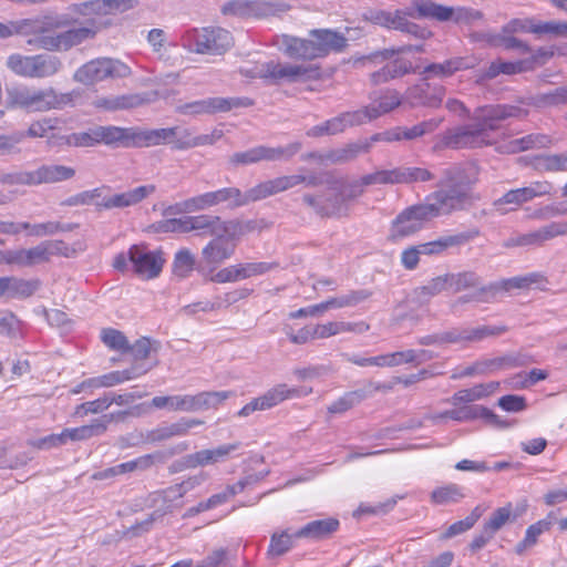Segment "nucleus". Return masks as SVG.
Returning <instances> with one entry per match:
<instances>
[{"label":"nucleus","instance_id":"nucleus-60","mask_svg":"<svg viewBox=\"0 0 567 567\" xmlns=\"http://www.w3.org/2000/svg\"><path fill=\"white\" fill-rule=\"evenodd\" d=\"M278 267L277 262H247L234 265L236 278L238 280L264 275Z\"/></svg>","mask_w":567,"mask_h":567},{"label":"nucleus","instance_id":"nucleus-6","mask_svg":"<svg viewBox=\"0 0 567 567\" xmlns=\"http://www.w3.org/2000/svg\"><path fill=\"white\" fill-rule=\"evenodd\" d=\"M105 186L81 192L78 195L79 205H95L100 209H122L141 203L154 193V185H143L121 194H109Z\"/></svg>","mask_w":567,"mask_h":567},{"label":"nucleus","instance_id":"nucleus-13","mask_svg":"<svg viewBox=\"0 0 567 567\" xmlns=\"http://www.w3.org/2000/svg\"><path fill=\"white\" fill-rule=\"evenodd\" d=\"M266 73L267 82L272 85L281 82H306L320 78V69L316 65L281 63L274 60L266 62Z\"/></svg>","mask_w":567,"mask_h":567},{"label":"nucleus","instance_id":"nucleus-20","mask_svg":"<svg viewBox=\"0 0 567 567\" xmlns=\"http://www.w3.org/2000/svg\"><path fill=\"white\" fill-rule=\"evenodd\" d=\"M60 251L59 243H42L30 249L9 250L3 258L7 264L29 267L48 261Z\"/></svg>","mask_w":567,"mask_h":567},{"label":"nucleus","instance_id":"nucleus-49","mask_svg":"<svg viewBox=\"0 0 567 567\" xmlns=\"http://www.w3.org/2000/svg\"><path fill=\"white\" fill-rule=\"evenodd\" d=\"M372 296L368 289L349 290L347 293L329 298L327 301L328 310L352 308L364 302Z\"/></svg>","mask_w":567,"mask_h":567},{"label":"nucleus","instance_id":"nucleus-44","mask_svg":"<svg viewBox=\"0 0 567 567\" xmlns=\"http://www.w3.org/2000/svg\"><path fill=\"white\" fill-rule=\"evenodd\" d=\"M150 368H145L142 364H134L130 369L122 371H112L106 374L97 377L99 385L101 388H112L121 384L125 381L133 380L140 375L145 374Z\"/></svg>","mask_w":567,"mask_h":567},{"label":"nucleus","instance_id":"nucleus-56","mask_svg":"<svg viewBox=\"0 0 567 567\" xmlns=\"http://www.w3.org/2000/svg\"><path fill=\"white\" fill-rule=\"evenodd\" d=\"M450 289L460 292L467 289H477L482 285L481 277L475 271H462L457 274H447Z\"/></svg>","mask_w":567,"mask_h":567},{"label":"nucleus","instance_id":"nucleus-47","mask_svg":"<svg viewBox=\"0 0 567 567\" xmlns=\"http://www.w3.org/2000/svg\"><path fill=\"white\" fill-rule=\"evenodd\" d=\"M96 32L97 28L93 20H89L87 25L85 27L73 28L65 32H61L60 40L62 43V50H69L87 39H92Z\"/></svg>","mask_w":567,"mask_h":567},{"label":"nucleus","instance_id":"nucleus-45","mask_svg":"<svg viewBox=\"0 0 567 567\" xmlns=\"http://www.w3.org/2000/svg\"><path fill=\"white\" fill-rule=\"evenodd\" d=\"M188 444L186 442H181L176 446L168 449L167 451H156L151 454H146L135 458L136 471H146L151 468L155 464H163L166 462L168 457H172L176 454H181L188 450Z\"/></svg>","mask_w":567,"mask_h":567},{"label":"nucleus","instance_id":"nucleus-53","mask_svg":"<svg viewBox=\"0 0 567 567\" xmlns=\"http://www.w3.org/2000/svg\"><path fill=\"white\" fill-rule=\"evenodd\" d=\"M450 289L447 274L431 279L426 285L414 290L420 302H427L432 297Z\"/></svg>","mask_w":567,"mask_h":567},{"label":"nucleus","instance_id":"nucleus-23","mask_svg":"<svg viewBox=\"0 0 567 567\" xmlns=\"http://www.w3.org/2000/svg\"><path fill=\"white\" fill-rule=\"evenodd\" d=\"M203 423L198 419H181L177 422L171 424L163 423L153 430L141 433V437L146 444H157L175 436H184L192 427Z\"/></svg>","mask_w":567,"mask_h":567},{"label":"nucleus","instance_id":"nucleus-9","mask_svg":"<svg viewBox=\"0 0 567 567\" xmlns=\"http://www.w3.org/2000/svg\"><path fill=\"white\" fill-rule=\"evenodd\" d=\"M185 41L196 53L223 54L231 47L233 37L223 28H203L188 32Z\"/></svg>","mask_w":567,"mask_h":567},{"label":"nucleus","instance_id":"nucleus-31","mask_svg":"<svg viewBox=\"0 0 567 567\" xmlns=\"http://www.w3.org/2000/svg\"><path fill=\"white\" fill-rule=\"evenodd\" d=\"M340 527V522L334 517L316 519L307 523L295 532V537L310 540H323L331 537Z\"/></svg>","mask_w":567,"mask_h":567},{"label":"nucleus","instance_id":"nucleus-61","mask_svg":"<svg viewBox=\"0 0 567 567\" xmlns=\"http://www.w3.org/2000/svg\"><path fill=\"white\" fill-rule=\"evenodd\" d=\"M443 120V117H433L426 121H422L411 127L402 126L403 140L412 141L426 134L433 133L442 124Z\"/></svg>","mask_w":567,"mask_h":567},{"label":"nucleus","instance_id":"nucleus-22","mask_svg":"<svg viewBox=\"0 0 567 567\" xmlns=\"http://www.w3.org/2000/svg\"><path fill=\"white\" fill-rule=\"evenodd\" d=\"M157 94L155 92L152 93H130L123 95H112V96H97L93 100L92 105L99 110L103 111H121V110H131L135 107H140L142 105L148 104L156 100Z\"/></svg>","mask_w":567,"mask_h":567},{"label":"nucleus","instance_id":"nucleus-21","mask_svg":"<svg viewBox=\"0 0 567 567\" xmlns=\"http://www.w3.org/2000/svg\"><path fill=\"white\" fill-rule=\"evenodd\" d=\"M564 235H567V221H554L535 231L508 238L503 246L506 248L542 246L545 241Z\"/></svg>","mask_w":567,"mask_h":567},{"label":"nucleus","instance_id":"nucleus-5","mask_svg":"<svg viewBox=\"0 0 567 567\" xmlns=\"http://www.w3.org/2000/svg\"><path fill=\"white\" fill-rule=\"evenodd\" d=\"M522 110L519 107L512 105L486 107L476 123L458 126L464 148L482 147L489 144L488 132L497 128L496 122L518 116Z\"/></svg>","mask_w":567,"mask_h":567},{"label":"nucleus","instance_id":"nucleus-7","mask_svg":"<svg viewBox=\"0 0 567 567\" xmlns=\"http://www.w3.org/2000/svg\"><path fill=\"white\" fill-rule=\"evenodd\" d=\"M6 65L20 78L47 79L60 72L62 61L59 56L47 53L35 55L13 53L7 58Z\"/></svg>","mask_w":567,"mask_h":567},{"label":"nucleus","instance_id":"nucleus-25","mask_svg":"<svg viewBox=\"0 0 567 567\" xmlns=\"http://www.w3.org/2000/svg\"><path fill=\"white\" fill-rule=\"evenodd\" d=\"M240 445L239 442H235L188 454L182 458L181 466L183 468H195L223 462L227 460L233 452L237 451Z\"/></svg>","mask_w":567,"mask_h":567},{"label":"nucleus","instance_id":"nucleus-64","mask_svg":"<svg viewBox=\"0 0 567 567\" xmlns=\"http://www.w3.org/2000/svg\"><path fill=\"white\" fill-rule=\"evenodd\" d=\"M39 288L38 281H29L16 277H8V297L27 298L32 296Z\"/></svg>","mask_w":567,"mask_h":567},{"label":"nucleus","instance_id":"nucleus-28","mask_svg":"<svg viewBox=\"0 0 567 567\" xmlns=\"http://www.w3.org/2000/svg\"><path fill=\"white\" fill-rule=\"evenodd\" d=\"M383 185L412 184L433 179L434 175L423 167L399 166L392 169H381Z\"/></svg>","mask_w":567,"mask_h":567},{"label":"nucleus","instance_id":"nucleus-27","mask_svg":"<svg viewBox=\"0 0 567 567\" xmlns=\"http://www.w3.org/2000/svg\"><path fill=\"white\" fill-rule=\"evenodd\" d=\"M69 229V226L58 221H47L39 224L0 221V233L9 235H16L21 231H25L28 235L42 237Z\"/></svg>","mask_w":567,"mask_h":567},{"label":"nucleus","instance_id":"nucleus-34","mask_svg":"<svg viewBox=\"0 0 567 567\" xmlns=\"http://www.w3.org/2000/svg\"><path fill=\"white\" fill-rule=\"evenodd\" d=\"M280 49L286 56L293 60L311 61L316 59L311 39L284 34L281 35Z\"/></svg>","mask_w":567,"mask_h":567},{"label":"nucleus","instance_id":"nucleus-3","mask_svg":"<svg viewBox=\"0 0 567 567\" xmlns=\"http://www.w3.org/2000/svg\"><path fill=\"white\" fill-rule=\"evenodd\" d=\"M96 126L99 144L123 147H150L169 141L176 134L173 128L142 130L138 127Z\"/></svg>","mask_w":567,"mask_h":567},{"label":"nucleus","instance_id":"nucleus-11","mask_svg":"<svg viewBox=\"0 0 567 567\" xmlns=\"http://www.w3.org/2000/svg\"><path fill=\"white\" fill-rule=\"evenodd\" d=\"M130 68L118 60L109 58L92 60L82 65L74 74L78 82L90 85L110 78H125Z\"/></svg>","mask_w":567,"mask_h":567},{"label":"nucleus","instance_id":"nucleus-43","mask_svg":"<svg viewBox=\"0 0 567 567\" xmlns=\"http://www.w3.org/2000/svg\"><path fill=\"white\" fill-rule=\"evenodd\" d=\"M152 406L172 412H195L194 395H163L152 399Z\"/></svg>","mask_w":567,"mask_h":567},{"label":"nucleus","instance_id":"nucleus-51","mask_svg":"<svg viewBox=\"0 0 567 567\" xmlns=\"http://www.w3.org/2000/svg\"><path fill=\"white\" fill-rule=\"evenodd\" d=\"M486 41L493 47H503L506 50H518L520 53H532V48L524 41L509 33L486 34Z\"/></svg>","mask_w":567,"mask_h":567},{"label":"nucleus","instance_id":"nucleus-26","mask_svg":"<svg viewBox=\"0 0 567 567\" xmlns=\"http://www.w3.org/2000/svg\"><path fill=\"white\" fill-rule=\"evenodd\" d=\"M445 95V87L440 84H430L429 81L412 86L408 91V96L414 105L437 109L441 106Z\"/></svg>","mask_w":567,"mask_h":567},{"label":"nucleus","instance_id":"nucleus-8","mask_svg":"<svg viewBox=\"0 0 567 567\" xmlns=\"http://www.w3.org/2000/svg\"><path fill=\"white\" fill-rule=\"evenodd\" d=\"M75 169L65 165H41L34 171H16L3 174L0 182L8 185L37 186L41 184H54L72 179Z\"/></svg>","mask_w":567,"mask_h":567},{"label":"nucleus","instance_id":"nucleus-54","mask_svg":"<svg viewBox=\"0 0 567 567\" xmlns=\"http://www.w3.org/2000/svg\"><path fill=\"white\" fill-rule=\"evenodd\" d=\"M368 398L365 389L346 392L341 398L328 406V412L332 414L343 413L361 403Z\"/></svg>","mask_w":567,"mask_h":567},{"label":"nucleus","instance_id":"nucleus-48","mask_svg":"<svg viewBox=\"0 0 567 567\" xmlns=\"http://www.w3.org/2000/svg\"><path fill=\"white\" fill-rule=\"evenodd\" d=\"M216 206L213 199L212 192L188 198L175 205H171L165 209V213H190L196 210H204Z\"/></svg>","mask_w":567,"mask_h":567},{"label":"nucleus","instance_id":"nucleus-32","mask_svg":"<svg viewBox=\"0 0 567 567\" xmlns=\"http://www.w3.org/2000/svg\"><path fill=\"white\" fill-rule=\"evenodd\" d=\"M471 65L466 63L464 58H451L441 63H430L422 70L417 69V72L423 81H429L433 78L445 79L452 76L454 73L461 70L470 69Z\"/></svg>","mask_w":567,"mask_h":567},{"label":"nucleus","instance_id":"nucleus-57","mask_svg":"<svg viewBox=\"0 0 567 567\" xmlns=\"http://www.w3.org/2000/svg\"><path fill=\"white\" fill-rule=\"evenodd\" d=\"M196 258L189 249L183 248L178 250L174 256L172 266L174 276L179 279L189 277L194 270Z\"/></svg>","mask_w":567,"mask_h":567},{"label":"nucleus","instance_id":"nucleus-1","mask_svg":"<svg viewBox=\"0 0 567 567\" xmlns=\"http://www.w3.org/2000/svg\"><path fill=\"white\" fill-rule=\"evenodd\" d=\"M268 226L264 219L249 220L245 226L235 221L221 220L218 215H182L153 224L154 233H189L215 236L202 250L199 271L209 267L213 271L218 265L230 258L235 252L233 238L248 231L261 230Z\"/></svg>","mask_w":567,"mask_h":567},{"label":"nucleus","instance_id":"nucleus-12","mask_svg":"<svg viewBox=\"0 0 567 567\" xmlns=\"http://www.w3.org/2000/svg\"><path fill=\"white\" fill-rule=\"evenodd\" d=\"M416 10L411 4L409 12H403L401 10H396L394 12L384 11V10H374L367 13L364 17L368 21L373 24H378L388 29L399 30L401 32L411 34L417 39H426L431 35V32L417 25L414 22H411L406 19V16L414 17V12Z\"/></svg>","mask_w":567,"mask_h":567},{"label":"nucleus","instance_id":"nucleus-62","mask_svg":"<svg viewBox=\"0 0 567 567\" xmlns=\"http://www.w3.org/2000/svg\"><path fill=\"white\" fill-rule=\"evenodd\" d=\"M465 342H478L488 337H497L507 331L505 326H478L463 328Z\"/></svg>","mask_w":567,"mask_h":567},{"label":"nucleus","instance_id":"nucleus-16","mask_svg":"<svg viewBox=\"0 0 567 567\" xmlns=\"http://www.w3.org/2000/svg\"><path fill=\"white\" fill-rule=\"evenodd\" d=\"M132 270L143 279L156 278L165 262L161 251H151L145 246L134 245L128 250Z\"/></svg>","mask_w":567,"mask_h":567},{"label":"nucleus","instance_id":"nucleus-52","mask_svg":"<svg viewBox=\"0 0 567 567\" xmlns=\"http://www.w3.org/2000/svg\"><path fill=\"white\" fill-rule=\"evenodd\" d=\"M102 434H104V425L97 424L95 420H93L90 424L73 429H64L62 431L64 444H66L69 441H84Z\"/></svg>","mask_w":567,"mask_h":567},{"label":"nucleus","instance_id":"nucleus-40","mask_svg":"<svg viewBox=\"0 0 567 567\" xmlns=\"http://www.w3.org/2000/svg\"><path fill=\"white\" fill-rule=\"evenodd\" d=\"M421 52L423 51V45H403L398 49H384L380 51L372 52L367 55H360L352 58L353 66H365L368 64H380L384 61L391 60L393 55L405 53V52Z\"/></svg>","mask_w":567,"mask_h":567},{"label":"nucleus","instance_id":"nucleus-2","mask_svg":"<svg viewBox=\"0 0 567 567\" xmlns=\"http://www.w3.org/2000/svg\"><path fill=\"white\" fill-rule=\"evenodd\" d=\"M462 168L457 165L443 171V177L439 183V190L425 198L421 206H410L402 213H450L451 210H467L472 199L463 190L455 187L461 182Z\"/></svg>","mask_w":567,"mask_h":567},{"label":"nucleus","instance_id":"nucleus-38","mask_svg":"<svg viewBox=\"0 0 567 567\" xmlns=\"http://www.w3.org/2000/svg\"><path fill=\"white\" fill-rule=\"evenodd\" d=\"M369 330L370 324L364 321H330L323 324H315L316 339H326L344 332L364 333Z\"/></svg>","mask_w":567,"mask_h":567},{"label":"nucleus","instance_id":"nucleus-39","mask_svg":"<svg viewBox=\"0 0 567 567\" xmlns=\"http://www.w3.org/2000/svg\"><path fill=\"white\" fill-rule=\"evenodd\" d=\"M555 520L556 515L554 512H550L544 519L528 526L525 537L515 546V553L517 555H523L526 550L533 548L537 544L538 537L543 533L549 530Z\"/></svg>","mask_w":567,"mask_h":567},{"label":"nucleus","instance_id":"nucleus-10","mask_svg":"<svg viewBox=\"0 0 567 567\" xmlns=\"http://www.w3.org/2000/svg\"><path fill=\"white\" fill-rule=\"evenodd\" d=\"M326 184L334 195L336 204H344L358 198L367 186L383 185L380 171L355 179L338 178L331 173H326Z\"/></svg>","mask_w":567,"mask_h":567},{"label":"nucleus","instance_id":"nucleus-46","mask_svg":"<svg viewBox=\"0 0 567 567\" xmlns=\"http://www.w3.org/2000/svg\"><path fill=\"white\" fill-rule=\"evenodd\" d=\"M497 295H498L497 286L495 285V281H494L488 285H483L477 289H474V291L471 293L460 296L452 302L451 308L453 310H456L461 306L468 303V302L488 303V302L494 301Z\"/></svg>","mask_w":567,"mask_h":567},{"label":"nucleus","instance_id":"nucleus-63","mask_svg":"<svg viewBox=\"0 0 567 567\" xmlns=\"http://www.w3.org/2000/svg\"><path fill=\"white\" fill-rule=\"evenodd\" d=\"M295 533L288 534L287 532L274 533L270 538L268 547L269 557H279L288 553L293 546Z\"/></svg>","mask_w":567,"mask_h":567},{"label":"nucleus","instance_id":"nucleus-17","mask_svg":"<svg viewBox=\"0 0 567 567\" xmlns=\"http://www.w3.org/2000/svg\"><path fill=\"white\" fill-rule=\"evenodd\" d=\"M310 392H311V389H309V390H299V389H295V388L290 389L287 386V384H278V385L269 389L262 395L251 400L249 403L244 405L239 410L238 415L239 416H248L255 411H265V410L271 409L287 399L300 396V395H307Z\"/></svg>","mask_w":567,"mask_h":567},{"label":"nucleus","instance_id":"nucleus-14","mask_svg":"<svg viewBox=\"0 0 567 567\" xmlns=\"http://www.w3.org/2000/svg\"><path fill=\"white\" fill-rule=\"evenodd\" d=\"M412 6L416 10L417 17L435 19L437 21L455 20L456 22H472L483 18L481 11L473 9H458L454 11L453 8L436 4L431 0H413Z\"/></svg>","mask_w":567,"mask_h":567},{"label":"nucleus","instance_id":"nucleus-29","mask_svg":"<svg viewBox=\"0 0 567 567\" xmlns=\"http://www.w3.org/2000/svg\"><path fill=\"white\" fill-rule=\"evenodd\" d=\"M134 0H91L72 6V10L76 13L87 16L109 14L113 12H122L134 7Z\"/></svg>","mask_w":567,"mask_h":567},{"label":"nucleus","instance_id":"nucleus-18","mask_svg":"<svg viewBox=\"0 0 567 567\" xmlns=\"http://www.w3.org/2000/svg\"><path fill=\"white\" fill-rule=\"evenodd\" d=\"M287 8L279 1L270 0H233L226 2L221 12L224 14H233L238 17H256L262 18L285 11Z\"/></svg>","mask_w":567,"mask_h":567},{"label":"nucleus","instance_id":"nucleus-41","mask_svg":"<svg viewBox=\"0 0 567 567\" xmlns=\"http://www.w3.org/2000/svg\"><path fill=\"white\" fill-rule=\"evenodd\" d=\"M550 189V185L548 183L537 182L532 184L530 186L512 189L507 192L501 199L504 204H516L520 205L526 203L537 196H542L548 194Z\"/></svg>","mask_w":567,"mask_h":567},{"label":"nucleus","instance_id":"nucleus-58","mask_svg":"<svg viewBox=\"0 0 567 567\" xmlns=\"http://www.w3.org/2000/svg\"><path fill=\"white\" fill-rule=\"evenodd\" d=\"M233 395L230 391H204L194 395V410L217 408Z\"/></svg>","mask_w":567,"mask_h":567},{"label":"nucleus","instance_id":"nucleus-59","mask_svg":"<svg viewBox=\"0 0 567 567\" xmlns=\"http://www.w3.org/2000/svg\"><path fill=\"white\" fill-rule=\"evenodd\" d=\"M464 497L462 487L457 484H447L436 487L431 493V502L436 505L456 503Z\"/></svg>","mask_w":567,"mask_h":567},{"label":"nucleus","instance_id":"nucleus-19","mask_svg":"<svg viewBox=\"0 0 567 567\" xmlns=\"http://www.w3.org/2000/svg\"><path fill=\"white\" fill-rule=\"evenodd\" d=\"M215 205L228 202V208L246 206L250 203L258 202L269 197L267 181L241 192L237 187H226L212 192Z\"/></svg>","mask_w":567,"mask_h":567},{"label":"nucleus","instance_id":"nucleus-55","mask_svg":"<svg viewBox=\"0 0 567 567\" xmlns=\"http://www.w3.org/2000/svg\"><path fill=\"white\" fill-rule=\"evenodd\" d=\"M535 169L539 172H564L567 169V151L560 154H546L535 157Z\"/></svg>","mask_w":567,"mask_h":567},{"label":"nucleus","instance_id":"nucleus-37","mask_svg":"<svg viewBox=\"0 0 567 567\" xmlns=\"http://www.w3.org/2000/svg\"><path fill=\"white\" fill-rule=\"evenodd\" d=\"M480 234L477 228H471L456 235L446 236L434 241L419 245L422 255H437L449 247L463 245Z\"/></svg>","mask_w":567,"mask_h":567},{"label":"nucleus","instance_id":"nucleus-50","mask_svg":"<svg viewBox=\"0 0 567 567\" xmlns=\"http://www.w3.org/2000/svg\"><path fill=\"white\" fill-rule=\"evenodd\" d=\"M551 144V137L546 134H528L509 142L508 151L512 153L524 152L533 148H544Z\"/></svg>","mask_w":567,"mask_h":567},{"label":"nucleus","instance_id":"nucleus-42","mask_svg":"<svg viewBox=\"0 0 567 567\" xmlns=\"http://www.w3.org/2000/svg\"><path fill=\"white\" fill-rule=\"evenodd\" d=\"M254 105V101L246 96H233V97H206L207 115H214L217 113H226L234 109L249 107Z\"/></svg>","mask_w":567,"mask_h":567},{"label":"nucleus","instance_id":"nucleus-4","mask_svg":"<svg viewBox=\"0 0 567 567\" xmlns=\"http://www.w3.org/2000/svg\"><path fill=\"white\" fill-rule=\"evenodd\" d=\"M74 95L75 92L59 93L52 86L37 89L23 85L8 90V102L28 112H47L72 104Z\"/></svg>","mask_w":567,"mask_h":567},{"label":"nucleus","instance_id":"nucleus-36","mask_svg":"<svg viewBox=\"0 0 567 567\" xmlns=\"http://www.w3.org/2000/svg\"><path fill=\"white\" fill-rule=\"evenodd\" d=\"M426 216L427 215H398L391 224L389 239L396 241L417 233L427 221Z\"/></svg>","mask_w":567,"mask_h":567},{"label":"nucleus","instance_id":"nucleus-24","mask_svg":"<svg viewBox=\"0 0 567 567\" xmlns=\"http://www.w3.org/2000/svg\"><path fill=\"white\" fill-rule=\"evenodd\" d=\"M312 40L316 59L324 58L331 52H342L348 45V39L331 29H312L309 31Z\"/></svg>","mask_w":567,"mask_h":567},{"label":"nucleus","instance_id":"nucleus-33","mask_svg":"<svg viewBox=\"0 0 567 567\" xmlns=\"http://www.w3.org/2000/svg\"><path fill=\"white\" fill-rule=\"evenodd\" d=\"M322 176L326 177V174H323ZM323 183L326 184V178H322L317 175H285L267 181L269 196L288 190L300 184H306L307 186L315 187Z\"/></svg>","mask_w":567,"mask_h":567},{"label":"nucleus","instance_id":"nucleus-15","mask_svg":"<svg viewBox=\"0 0 567 567\" xmlns=\"http://www.w3.org/2000/svg\"><path fill=\"white\" fill-rule=\"evenodd\" d=\"M370 142L349 143L343 147L326 152H309L301 155L302 161H315L321 165H341L354 161L360 154L370 151Z\"/></svg>","mask_w":567,"mask_h":567},{"label":"nucleus","instance_id":"nucleus-30","mask_svg":"<svg viewBox=\"0 0 567 567\" xmlns=\"http://www.w3.org/2000/svg\"><path fill=\"white\" fill-rule=\"evenodd\" d=\"M548 284L547 277L543 272H528L522 276L512 277L495 281L497 292H509L513 289H532L537 288L546 290Z\"/></svg>","mask_w":567,"mask_h":567},{"label":"nucleus","instance_id":"nucleus-35","mask_svg":"<svg viewBox=\"0 0 567 567\" xmlns=\"http://www.w3.org/2000/svg\"><path fill=\"white\" fill-rule=\"evenodd\" d=\"M417 68H413L412 62L404 58H396L388 62L379 71L371 74V82L375 85L385 83L390 80L399 79L409 73H416Z\"/></svg>","mask_w":567,"mask_h":567}]
</instances>
